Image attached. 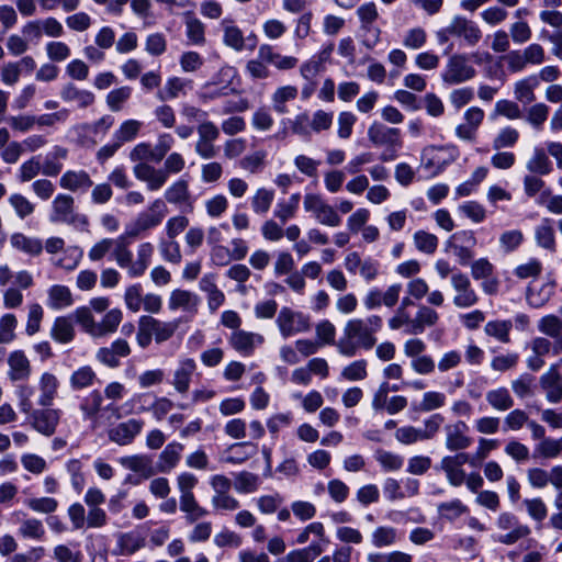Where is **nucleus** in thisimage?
Listing matches in <instances>:
<instances>
[{"instance_id":"obj_1","label":"nucleus","mask_w":562,"mask_h":562,"mask_svg":"<svg viewBox=\"0 0 562 562\" xmlns=\"http://www.w3.org/2000/svg\"><path fill=\"white\" fill-rule=\"evenodd\" d=\"M382 324L379 315L349 319L344 327L342 337L336 344L338 352L351 358L359 349L370 350L376 344V334Z\"/></svg>"},{"instance_id":"obj_2","label":"nucleus","mask_w":562,"mask_h":562,"mask_svg":"<svg viewBox=\"0 0 562 562\" xmlns=\"http://www.w3.org/2000/svg\"><path fill=\"white\" fill-rule=\"evenodd\" d=\"M180 326V319L162 321L151 315H142L137 322L136 341L145 349L153 340L160 345L171 339Z\"/></svg>"},{"instance_id":"obj_3","label":"nucleus","mask_w":562,"mask_h":562,"mask_svg":"<svg viewBox=\"0 0 562 562\" xmlns=\"http://www.w3.org/2000/svg\"><path fill=\"white\" fill-rule=\"evenodd\" d=\"M167 212L168 209L164 200H154L149 205L148 211L139 213L134 222L126 227L125 235L127 237L135 238L142 233L155 228L162 222Z\"/></svg>"},{"instance_id":"obj_4","label":"nucleus","mask_w":562,"mask_h":562,"mask_svg":"<svg viewBox=\"0 0 562 562\" xmlns=\"http://www.w3.org/2000/svg\"><path fill=\"white\" fill-rule=\"evenodd\" d=\"M49 222L53 224H89L88 217L75 212V199L67 193H58L52 201Z\"/></svg>"},{"instance_id":"obj_5","label":"nucleus","mask_w":562,"mask_h":562,"mask_svg":"<svg viewBox=\"0 0 562 562\" xmlns=\"http://www.w3.org/2000/svg\"><path fill=\"white\" fill-rule=\"evenodd\" d=\"M304 210L311 213L314 220L327 227H337L341 224L338 212L329 205L319 194L307 193L303 200Z\"/></svg>"},{"instance_id":"obj_6","label":"nucleus","mask_w":562,"mask_h":562,"mask_svg":"<svg viewBox=\"0 0 562 562\" xmlns=\"http://www.w3.org/2000/svg\"><path fill=\"white\" fill-rule=\"evenodd\" d=\"M442 420L443 418L439 414H435L424 420V429L414 426L400 427L395 431V439L403 445L429 440L439 431Z\"/></svg>"},{"instance_id":"obj_7","label":"nucleus","mask_w":562,"mask_h":562,"mask_svg":"<svg viewBox=\"0 0 562 562\" xmlns=\"http://www.w3.org/2000/svg\"><path fill=\"white\" fill-rule=\"evenodd\" d=\"M496 526L499 530L505 531L497 537V541L512 546L521 539L530 536L531 528L519 521L518 517L509 512L501 513L496 519Z\"/></svg>"},{"instance_id":"obj_8","label":"nucleus","mask_w":562,"mask_h":562,"mask_svg":"<svg viewBox=\"0 0 562 562\" xmlns=\"http://www.w3.org/2000/svg\"><path fill=\"white\" fill-rule=\"evenodd\" d=\"M278 329L283 338L306 333L311 329V318L302 312L283 306L276 319Z\"/></svg>"},{"instance_id":"obj_9","label":"nucleus","mask_w":562,"mask_h":562,"mask_svg":"<svg viewBox=\"0 0 562 562\" xmlns=\"http://www.w3.org/2000/svg\"><path fill=\"white\" fill-rule=\"evenodd\" d=\"M469 60L470 58L465 54L452 55L442 72V80L448 85H460L474 78L476 70Z\"/></svg>"},{"instance_id":"obj_10","label":"nucleus","mask_w":562,"mask_h":562,"mask_svg":"<svg viewBox=\"0 0 562 562\" xmlns=\"http://www.w3.org/2000/svg\"><path fill=\"white\" fill-rule=\"evenodd\" d=\"M450 284L454 292L453 305L458 308H470L477 304L479 294L472 288L469 277L462 272H454L450 278Z\"/></svg>"},{"instance_id":"obj_11","label":"nucleus","mask_w":562,"mask_h":562,"mask_svg":"<svg viewBox=\"0 0 562 562\" xmlns=\"http://www.w3.org/2000/svg\"><path fill=\"white\" fill-rule=\"evenodd\" d=\"M30 415V425L34 430L43 436L50 437L55 434L60 420L61 412L57 408L43 407L32 409Z\"/></svg>"},{"instance_id":"obj_12","label":"nucleus","mask_w":562,"mask_h":562,"mask_svg":"<svg viewBox=\"0 0 562 562\" xmlns=\"http://www.w3.org/2000/svg\"><path fill=\"white\" fill-rule=\"evenodd\" d=\"M460 155L459 148L453 144L443 146H427L423 150L426 168L442 169L456 161Z\"/></svg>"},{"instance_id":"obj_13","label":"nucleus","mask_w":562,"mask_h":562,"mask_svg":"<svg viewBox=\"0 0 562 562\" xmlns=\"http://www.w3.org/2000/svg\"><path fill=\"white\" fill-rule=\"evenodd\" d=\"M14 284L3 292V306L8 310L19 308L23 304L22 291L33 286V276L27 270H20L14 274Z\"/></svg>"},{"instance_id":"obj_14","label":"nucleus","mask_w":562,"mask_h":562,"mask_svg":"<svg viewBox=\"0 0 562 562\" xmlns=\"http://www.w3.org/2000/svg\"><path fill=\"white\" fill-rule=\"evenodd\" d=\"M469 461V454L464 452L446 456L441 459L439 468L445 472L450 485L460 486L464 483L465 472L462 467Z\"/></svg>"},{"instance_id":"obj_15","label":"nucleus","mask_w":562,"mask_h":562,"mask_svg":"<svg viewBox=\"0 0 562 562\" xmlns=\"http://www.w3.org/2000/svg\"><path fill=\"white\" fill-rule=\"evenodd\" d=\"M132 352L130 344L122 338L114 340L109 347L99 348L95 359L108 368L114 369L121 364V358L128 357Z\"/></svg>"},{"instance_id":"obj_16","label":"nucleus","mask_w":562,"mask_h":562,"mask_svg":"<svg viewBox=\"0 0 562 562\" xmlns=\"http://www.w3.org/2000/svg\"><path fill=\"white\" fill-rule=\"evenodd\" d=\"M135 178L146 183L148 191H159L167 182L168 175L162 168H156L148 162L136 164L133 167Z\"/></svg>"},{"instance_id":"obj_17","label":"nucleus","mask_w":562,"mask_h":562,"mask_svg":"<svg viewBox=\"0 0 562 562\" xmlns=\"http://www.w3.org/2000/svg\"><path fill=\"white\" fill-rule=\"evenodd\" d=\"M452 36L462 38L469 46L476 45L482 38V31L479 25L462 15H454L450 21Z\"/></svg>"},{"instance_id":"obj_18","label":"nucleus","mask_w":562,"mask_h":562,"mask_svg":"<svg viewBox=\"0 0 562 562\" xmlns=\"http://www.w3.org/2000/svg\"><path fill=\"white\" fill-rule=\"evenodd\" d=\"M468 430V425L462 420L446 425V448L450 451H461L469 448L472 443V439L467 436Z\"/></svg>"},{"instance_id":"obj_19","label":"nucleus","mask_w":562,"mask_h":562,"mask_svg":"<svg viewBox=\"0 0 562 562\" xmlns=\"http://www.w3.org/2000/svg\"><path fill=\"white\" fill-rule=\"evenodd\" d=\"M368 137L375 146L401 147V132L398 128L389 127L374 122L368 130Z\"/></svg>"},{"instance_id":"obj_20","label":"nucleus","mask_w":562,"mask_h":562,"mask_svg":"<svg viewBox=\"0 0 562 562\" xmlns=\"http://www.w3.org/2000/svg\"><path fill=\"white\" fill-rule=\"evenodd\" d=\"M59 187L70 192L83 193L93 187V181L83 169H68L61 175Z\"/></svg>"},{"instance_id":"obj_21","label":"nucleus","mask_w":562,"mask_h":562,"mask_svg":"<svg viewBox=\"0 0 562 562\" xmlns=\"http://www.w3.org/2000/svg\"><path fill=\"white\" fill-rule=\"evenodd\" d=\"M199 303L200 299L195 293L182 289L172 290L168 297V308L170 312L182 311L195 314Z\"/></svg>"},{"instance_id":"obj_22","label":"nucleus","mask_w":562,"mask_h":562,"mask_svg":"<svg viewBox=\"0 0 562 562\" xmlns=\"http://www.w3.org/2000/svg\"><path fill=\"white\" fill-rule=\"evenodd\" d=\"M8 378L12 382L26 381L32 374V367L29 358L22 350L12 351L7 359Z\"/></svg>"},{"instance_id":"obj_23","label":"nucleus","mask_w":562,"mask_h":562,"mask_svg":"<svg viewBox=\"0 0 562 562\" xmlns=\"http://www.w3.org/2000/svg\"><path fill=\"white\" fill-rule=\"evenodd\" d=\"M144 423L139 419H128L120 423L109 431V439L120 446L131 443L140 432Z\"/></svg>"},{"instance_id":"obj_24","label":"nucleus","mask_w":562,"mask_h":562,"mask_svg":"<svg viewBox=\"0 0 562 562\" xmlns=\"http://www.w3.org/2000/svg\"><path fill=\"white\" fill-rule=\"evenodd\" d=\"M540 386L546 392V397L550 403L562 401V375L558 371V366H551L540 378Z\"/></svg>"},{"instance_id":"obj_25","label":"nucleus","mask_w":562,"mask_h":562,"mask_svg":"<svg viewBox=\"0 0 562 562\" xmlns=\"http://www.w3.org/2000/svg\"><path fill=\"white\" fill-rule=\"evenodd\" d=\"M38 397L37 404L42 407H48L53 404L58 394L59 380L52 372H43L37 381Z\"/></svg>"},{"instance_id":"obj_26","label":"nucleus","mask_w":562,"mask_h":562,"mask_svg":"<svg viewBox=\"0 0 562 562\" xmlns=\"http://www.w3.org/2000/svg\"><path fill=\"white\" fill-rule=\"evenodd\" d=\"M196 370V362L192 358L180 359L172 375V385L175 390L181 394L189 391L190 383L194 371Z\"/></svg>"},{"instance_id":"obj_27","label":"nucleus","mask_w":562,"mask_h":562,"mask_svg":"<svg viewBox=\"0 0 562 562\" xmlns=\"http://www.w3.org/2000/svg\"><path fill=\"white\" fill-rule=\"evenodd\" d=\"M228 341L229 345L239 353L250 356L256 346L262 344L263 337L259 334L239 329L232 333Z\"/></svg>"},{"instance_id":"obj_28","label":"nucleus","mask_w":562,"mask_h":562,"mask_svg":"<svg viewBox=\"0 0 562 562\" xmlns=\"http://www.w3.org/2000/svg\"><path fill=\"white\" fill-rule=\"evenodd\" d=\"M59 95L64 102L76 103L80 109L89 108L95 101V97L91 91L80 89L70 82L63 86Z\"/></svg>"},{"instance_id":"obj_29","label":"nucleus","mask_w":562,"mask_h":562,"mask_svg":"<svg viewBox=\"0 0 562 562\" xmlns=\"http://www.w3.org/2000/svg\"><path fill=\"white\" fill-rule=\"evenodd\" d=\"M221 29L223 31V43L227 47L241 52L245 48V37L243 31L236 25L235 21L231 18H225L221 21Z\"/></svg>"},{"instance_id":"obj_30","label":"nucleus","mask_w":562,"mask_h":562,"mask_svg":"<svg viewBox=\"0 0 562 562\" xmlns=\"http://www.w3.org/2000/svg\"><path fill=\"white\" fill-rule=\"evenodd\" d=\"M183 445L180 442H170L161 451L157 462V471L159 473H168L177 467L183 452Z\"/></svg>"},{"instance_id":"obj_31","label":"nucleus","mask_w":562,"mask_h":562,"mask_svg":"<svg viewBox=\"0 0 562 562\" xmlns=\"http://www.w3.org/2000/svg\"><path fill=\"white\" fill-rule=\"evenodd\" d=\"M258 56L268 64H272L279 70H289L296 66L297 58L293 56H282L277 53L269 44H262L258 48Z\"/></svg>"},{"instance_id":"obj_32","label":"nucleus","mask_w":562,"mask_h":562,"mask_svg":"<svg viewBox=\"0 0 562 562\" xmlns=\"http://www.w3.org/2000/svg\"><path fill=\"white\" fill-rule=\"evenodd\" d=\"M76 329L69 316H58L50 328V337L58 344H69L75 339Z\"/></svg>"},{"instance_id":"obj_33","label":"nucleus","mask_w":562,"mask_h":562,"mask_svg":"<svg viewBox=\"0 0 562 562\" xmlns=\"http://www.w3.org/2000/svg\"><path fill=\"white\" fill-rule=\"evenodd\" d=\"M154 255V245L149 241L142 243L137 246L136 259L133 261V266L130 268L131 278L142 277L151 262Z\"/></svg>"},{"instance_id":"obj_34","label":"nucleus","mask_w":562,"mask_h":562,"mask_svg":"<svg viewBox=\"0 0 562 562\" xmlns=\"http://www.w3.org/2000/svg\"><path fill=\"white\" fill-rule=\"evenodd\" d=\"M72 294L68 286L52 285L47 291V305L54 311L64 310L72 305Z\"/></svg>"},{"instance_id":"obj_35","label":"nucleus","mask_w":562,"mask_h":562,"mask_svg":"<svg viewBox=\"0 0 562 562\" xmlns=\"http://www.w3.org/2000/svg\"><path fill=\"white\" fill-rule=\"evenodd\" d=\"M439 322V314L428 305H419L412 323L413 335L423 334L427 327H432Z\"/></svg>"},{"instance_id":"obj_36","label":"nucleus","mask_w":562,"mask_h":562,"mask_svg":"<svg viewBox=\"0 0 562 562\" xmlns=\"http://www.w3.org/2000/svg\"><path fill=\"white\" fill-rule=\"evenodd\" d=\"M11 246L30 256H40L43 251V244L40 238L30 237L22 233H14L10 237Z\"/></svg>"},{"instance_id":"obj_37","label":"nucleus","mask_w":562,"mask_h":562,"mask_svg":"<svg viewBox=\"0 0 562 562\" xmlns=\"http://www.w3.org/2000/svg\"><path fill=\"white\" fill-rule=\"evenodd\" d=\"M274 190L265 187L255 190L250 196V207L256 215L265 216L274 200Z\"/></svg>"},{"instance_id":"obj_38","label":"nucleus","mask_w":562,"mask_h":562,"mask_svg":"<svg viewBox=\"0 0 562 562\" xmlns=\"http://www.w3.org/2000/svg\"><path fill=\"white\" fill-rule=\"evenodd\" d=\"M164 196L170 204H189L191 195L188 181L184 179L175 181L165 190Z\"/></svg>"},{"instance_id":"obj_39","label":"nucleus","mask_w":562,"mask_h":562,"mask_svg":"<svg viewBox=\"0 0 562 562\" xmlns=\"http://www.w3.org/2000/svg\"><path fill=\"white\" fill-rule=\"evenodd\" d=\"M186 35L193 45L202 46L205 44V25L191 12L184 14Z\"/></svg>"},{"instance_id":"obj_40","label":"nucleus","mask_w":562,"mask_h":562,"mask_svg":"<svg viewBox=\"0 0 562 562\" xmlns=\"http://www.w3.org/2000/svg\"><path fill=\"white\" fill-rule=\"evenodd\" d=\"M145 546V540L135 532H123L117 536L115 553L132 555Z\"/></svg>"},{"instance_id":"obj_41","label":"nucleus","mask_w":562,"mask_h":562,"mask_svg":"<svg viewBox=\"0 0 562 562\" xmlns=\"http://www.w3.org/2000/svg\"><path fill=\"white\" fill-rule=\"evenodd\" d=\"M535 239L539 247L551 252L555 251V235L551 220L543 218L541 223L536 226Z\"/></svg>"},{"instance_id":"obj_42","label":"nucleus","mask_w":562,"mask_h":562,"mask_svg":"<svg viewBox=\"0 0 562 562\" xmlns=\"http://www.w3.org/2000/svg\"><path fill=\"white\" fill-rule=\"evenodd\" d=\"M120 463L136 473H139L143 477L148 479L155 474L151 460L146 456H128L120 459Z\"/></svg>"},{"instance_id":"obj_43","label":"nucleus","mask_w":562,"mask_h":562,"mask_svg":"<svg viewBox=\"0 0 562 562\" xmlns=\"http://www.w3.org/2000/svg\"><path fill=\"white\" fill-rule=\"evenodd\" d=\"M201 291L207 294V305L211 311H216L225 301L224 293L217 288L214 282V277L211 274L204 276L200 280Z\"/></svg>"},{"instance_id":"obj_44","label":"nucleus","mask_w":562,"mask_h":562,"mask_svg":"<svg viewBox=\"0 0 562 562\" xmlns=\"http://www.w3.org/2000/svg\"><path fill=\"white\" fill-rule=\"evenodd\" d=\"M297 88L294 86H281L276 89V91L271 95V102L273 110L278 114H285L289 112L286 106V102L293 101L297 97Z\"/></svg>"},{"instance_id":"obj_45","label":"nucleus","mask_w":562,"mask_h":562,"mask_svg":"<svg viewBox=\"0 0 562 562\" xmlns=\"http://www.w3.org/2000/svg\"><path fill=\"white\" fill-rule=\"evenodd\" d=\"M18 533L25 540L41 541L44 539L46 531L43 522L40 519L35 517H29L21 520Z\"/></svg>"},{"instance_id":"obj_46","label":"nucleus","mask_w":562,"mask_h":562,"mask_svg":"<svg viewBox=\"0 0 562 562\" xmlns=\"http://www.w3.org/2000/svg\"><path fill=\"white\" fill-rule=\"evenodd\" d=\"M486 402L492 408L501 412L508 411L514 406V400L509 391L504 386L490 390L486 393Z\"/></svg>"},{"instance_id":"obj_47","label":"nucleus","mask_w":562,"mask_h":562,"mask_svg":"<svg viewBox=\"0 0 562 562\" xmlns=\"http://www.w3.org/2000/svg\"><path fill=\"white\" fill-rule=\"evenodd\" d=\"M74 319L81 329L93 338H99V323L95 322L89 307L82 306L75 310Z\"/></svg>"},{"instance_id":"obj_48","label":"nucleus","mask_w":562,"mask_h":562,"mask_svg":"<svg viewBox=\"0 0 562 562\" xmlns=\"http://www.w3.org/2000/svg\"><path fill=\"white\" fill-rule=\"evenodd\" d=\"M538 86L537 76H530L515 83V98L522 103H531L535 101V89Z\"/></svg>"},{"instance_id":"obj_49","label":"nucleus","mask_w":562,"mask_h":562,"mask_svg":"<svg viewBox=\"0 0 562 562\" xmlns=\"http://www.w3.org/2000/svg\"><path fill=\"white\" fill-rule=\"evenodd\" d=\"M123 321V312L115 307L109 310L101 322H99V338L115 333Z\"/></svg>"},{"instance_id":"obj_50","label":"nucleus","mask_w":562,"mask_h":562,"mask_svg":"<svg viewBox=\"0 0 562 562\" xmlns=\"http://www.w3.org/2000/svg\"><path fill=\"white\" fill-rule=\"evenodd\" d=\"M512 327L513 324L510 321H491L485 324L484 333L503 344H508L510 341L509 333Z\"/></svg>"},{"instance_id":"obj_51","label":"nucleus","mask_w":562,"mask_h":562,"mask_svg":"<svg viewBox=\"0 0 562 562\" xmlns=\"http://www.w3.org/2000/svg\"><path fill=\"white\" fill-rule=\"evenodd\" d=\"M103 397L97 390L90 392L80 403V411L85 419L92 420L102 408Z\"/></svg>"},{"instance_id":"obj_52","label":"nucleus","mask_w":562,"mask_h":562,"mask_svg":"<svg viewBox=\"0 0 562 562\" xmlns=\"http://www.w3.org/2000/svg\"><path fill=\"white\" fill-rule=\"evenodd\" d=\"M97 374L93 369L89 366H83L71 373L69 383L74 390H82L91 386Z\"/></svg>"},{"instance_id":"obj_53","label":"nucleus","mask_w":562,"mask_h":562,"mask_svg":"<svg viewBox=\"0 0 562 562\" xmlns=\"http://www.w3.org/2000/svg\"><path fill=\"white\" fill-rule=\"evenodd\" d=\"M518 139L519 132L512 126H505L501 128L493 138L492 147L494 150L512 148L517 144Z\"/></svg>"},{"instance_id":"obj_54","label":"nucleus","mask_w":562,"mask_h":562,"mask_svg":"<svg viewBox=\"0 0 562 562\" xmlns=\"http://www.w3.org/2000/svg\"><path fill=\"white\" fill-rule=\"evenodd\" d=\"M259 476L251 472L241 471L235 474L234 488L239 494H250L257 491Z\"/></svg>"},{"instance_id":"obj_55","label":"nucleus","mask_w":562,"mask_h":562,"mask_svg":"<svg viewBox=\"0 0 562 562\" xmlns=\"http://www.w3.org/2000/svg\"><path fill=\"white\" fill-rule=\"evenodd\" d=\"M368 376V362L364 359L355 360L344 367L340 378L349 382L362 381Z\"/></svg>"},{"instance_id":"obj_56","label":"nucleus","mask_w":562,"mask_h":562,"mask_svg":"<svg viewBox=\"0 0 562 562\" xmlns=\"http://www.w3.org/2000/svg\"><path fill=\"white\" fill-rule=\"evenodd\" d=\"M132 95V88L123 86L111 90L105 98L108 108L112 112H120Z\"/></svg>"},{"instance_id":"obj_57","label":"nucleus","mask_w":562,"mask_h":562,"mask_svg":"<svg viewBox=\"0 0 562 562\" xmlns=\"http://www.w3.org/2000/svg\"><path fill=\"white\" fill-rule=\"evenodd\" d=\"M447 403V396L439 391H427L423 394L422 400L416 407L419 412H432L440 409Z\"/></svg>"},{"instance_id":"obj_58","label":"nucleus","mask_w":562,"mask_h":562,"mask_svg":"<svg viewBox=\"0 0 562 562\" xmlns=\"http://www.w3.org/2000/svg\"><path fill=\"white\" fill-rule=\"evenodd\" d=\"M143 299V286L139 283L131 284L124 291L125 307L132 313H138L142 310Z\"/></svg>"},{"instance_id":"obj_59","label":"nucleus","mask_w":562,"mask_h":562,"mask_svg":"<svg viewBox=\"0 0 562 562\" xmlns=\"http://www.w3.org/2000/svg\"><path fill=\"white\" fill-rule=\"evenodd\" d=\"M142 128V123L137 120L124 121L114 133V140L123 145L136 138Z\"/></svg>"},{"instance_id":"obj_60","label":"nucleus","mask_w":562,"mask_h":562,"mask_svg":"<svg viewBox=\"0 0 562 562\" xmlns=\"http://www.w3.org/2000/svg\"><path fill=\"white\" fill-rule=\"evenodd\" d=\"M371 540L376 548L390 547L397 540V530L394 527L380 526L373 530Z\"/></svg>"},{"instance_id":"obj_61","label":"nucleus","mask_w":562,"mask_h":562,"mask_svg":"<svg viewBox=\"0 0 562 562\" xmlns=\"http://www.w3.org/2000/svg\"><path fill=\"white\" fill-rule=\"evenodd\" d=\"M535 453L544 459H554L562 453V437L559 439L544 438L535 449Z\"/></svg>"},{"instance_id":"obj_62","label":"nucleus","mask_w":562,"mask_h":562,"mask_svg":"<svg viewBox=\"0 0 562 562\" xmlns=\"http://www.w3.org/2000/svg\"><path fill=\"white\" fill-rule=\"evenodd\" d=\"M538 330L551 338H558L562 333V319L554 314H548L538 322Z\"/></svg>"},{"instance_id":"obj_63","label":"nucleus","mask_w":562,"mask_h":562,"mask_svg":"<svg viewBox=\"0 0 562 562\" xmlns=\"http://www.w3.org/2000/svg\"><path fill=\"white\" fill-rule=\"evenodd\" d=\"M415 247L427 255L434 254L438 248V238L436 235L426 231H417L413 236Z\"/></svg>"},{"instance_id":"obj_64","label":"nucleus","mask_w":562,"mask_h":562,"mask_svg":"<svg viewBox=\"0 0 562 562\" xmlns=\"http://www.w3.org/2000/svg\"><path fill=\"white\" fill-rule=\"evenodd\" d=\"M8 201L21 220L32 215L35 211V204L21 193L11 194Z\"/></svg>"}]
</instances>
